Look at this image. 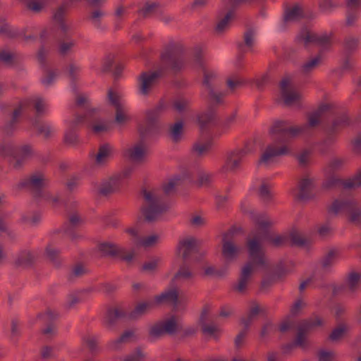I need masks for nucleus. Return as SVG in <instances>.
<instances>
[{
	"instance_id": "nucleus-1",
	"label": "nucleus",
	"mask_w": 361,
	"mask_h": 361,
	"mask_svg": "<svg viewBox=\"0 0 361 361\" xmlns=\"http://www.w3.org/2000/svg\"><path fill=\"white\" fill-rule=\"evenodd\" d=\"M251 218L255 228L248 233L246 240L249 260L242 267L238 282L233 286V290L239 293H245L247 291L254 268L266 265V255L262 242L267 241L276 248L283 247L289 243L288 235H271L270 230L274 222L267 213H252Z\"/></svg>"
},
{
	"instance_id": "nucleus-6",
	"label": "nucleus",
	"mask_w": 361,
	"mask_h": 361,
	"mask_svg": "<svg viewBox=\"0 0 361 361\" xmlns=\"http://www.w3.org/2000/svg\"><path fill=\"white\" fill-rule=\"evenodd\" d=\"M183 51L184 47L180 42H170L164 45L160 55L161 68L164 70L169 69L174 74L179 73L183 66Z\"/></svg>"
},
{
	"instance_id": "nucleus-29",
	"label": "nucleus",
	"mask_w": 361,
	"mask_h": 361,
	"mask_svg": "<svg viewBox=\"0 0 361 361\" xmlns=\"http://www.w3.org/2000/svg\"><path fill=\"white\" fill-rule=\"evenodd\" d=\"M154 307H155L154 302L146 301L140 302L128 313V320H137Z\"/></svg>"
},
{
	"instance_id": "nucleus-33",
	"label": "nucleus",
	"mask_w": 361,
	"mask_h": 361,
	"mask_svg": "<svg viewBox=\"0 0 361 361\" xmlns=\"http://www.w3.org/2000/svg\"><path fill=\"white\" fill-rule=\"evenodd\" d=\"M22 61L23 58L17 53L8 52L4 50L0 52V61L8 66H18L21 63Z\"/></svg>"
},
{
	"instance_id": "nucleus-12",
	"label": "nucleus",
	"mask_w": 361,
	"mask_h": 361,
	"mask_svg": "<svg viewBox=\"0 0 361 361\" xmlns=\"http://www.w3.org/2000/svg\"><path fill=\"white\" fill-rule=\"evenodd\" d=\"M164 71V68L161 67L153 72H142L137 78L139 92L145 96L149 95Z\"/></svg>"
},
{
	"instance_id": "nucleus-59",
	"label": "nucleus",
	"mask_w": 361,
	"mask_h": 361,
	"mask_svg": "<svg viewBox=\"0 0 361 361\" xmlns=\"http://www.w3.org/2000/svg\"><path fill=\"white\" fill-rule=\"evenodd\" d=\"M0 34L5 35L7 37L13 39L18 37V33L12 30L5 18L0 19Z\"/></svg>"
},
{
	"instance_id": "nucleus-53",
	"label": "nucleus",
	"mask_w": 361,
	"mask_h": 361,
	"mask_svg": "<svg viewBox=\"0 0 361 361\" xmlns=\"http://www.w3.org/2000/svg\"><path fill=\"white\" fill-rule=\"evenodd\" d=\"M348 286L351 291H355L361 283V273L351 271L348 275Z\"/></svg>"
},
{
	"instance_id": "nucleus-21",
	"label": "nucleus",
	"mask_w": 361,
	"mask_h": 361,
	"mask_svg": "<svg viewBox=\"0 0 361 361\" xmlns=\"http://www.w3.org/2000/svg\"><path fill=\"white\" fill-rule=\"evenodd\" d=\"M121 185L116 180L114 175L106 179H104L98 188V195L102 197L110 195L120 191Z\"/></svg>"
},
{
	"instance_id": "nucleus-44",
	"label": "nucleus",
	"mask_w": 361,
	"mask_h": 361,
	"mask_svg": "<svg viewBox=\"0 0 361 361\" xmlns=\"http://www.w3.org/2000/svg\"><path fill=\"white\" fill-rule=\"evenodd\" d=\"M32 123L39 135H43L45 139H49L51 137V128L44 124L39 118H35Z\"/></svg>"
},
{
	"instance_id": "nucleus-11",
	"label": "nucleus",
	"mask_w": 361,
	"mask_h": 361,
	"mask_svg": "<svg viewBox=\"0 0 361 361\" xmlns=\"http://www.w3.org/2000/svg\"><path fill=\"white\" fill-rule=\"evenodd\" d=\"M250 152L248 146L228 152L226 154L224 164L221 168L224 173H235L240 169L243 159Z\"/></svg>"
},
{
	"instance_id": "nucleus-17",
	"label": "nucleus",
	"mask_w": 361,
	"mask_h": 361,
	"mask_svg": "<svg viewBox=\"0 0 361 361\" xmlns=\"http://www.w3.org/2000/svg\"><path fill=\"white\" fill-rule=\"evenodd\" d=\"M298 192L295 199L298 202H304L314 198L312 193L314 188V179L312 178H303L298 182Z\"/></svg>"
},
{
	"instance_id": "nucleus-56",
	"label": "nucleus",
	"mask_w": 361,
	"mask_h": 361,
	"mask_svg": "<svg viewBox=\"0 0 361 361\" xmlns=\"http://www.w3.org/2000/svg\"><path fill=\"white\" fill-rule=\"evenodd\" d=\"M259 196L265 204H269L272 201L273 195L267 184L262 183L260 185L259 189Z\"/></svg>"
},
{
	"instance_id": "nucleus-57",
	"label": "nucleus",
	"mask_w": 361,
	"mask_h": 361,
	"mask_svg": "<svg viewBox=\"0 0 361 361\" xmlns=\"http://www.w3.org/2000/svg\"><path fill=\"white\" fill-rule=\"evenodd\" d=\"M63 142L68 146H76L79 144L78 135L75 130L69 128L64 135Z\"/></svg>"
},
{
	"instance_id": "nucleus-4",
	"label": "nucleus",
	"mask_w": 361,
	"mask_h": 361,
	"mask_svg": "<svg viewBox=\"0 0 361 361\" xmlns=\"http://www.w3.org/2000/svg\"><path fill=\"white\" fill-rule=\"evenodd\" d=\"M166 109L167 103L164 99H161L153 108L145 111V123L137 126L139 140L141 142H145L149 138L159 133V118Z\"/></svg>"
},
{
	"instance_id": "nucleus-39",
	"label": "nucleus",
	"mask_w": 361,
	"mask_h": 361,
	"mask_svg": "<svg viewBox=\"0 0 361 361\" xmlns=\"http://www.w3.org/2000/svg\"><path fill=\"white\" fill-rule=\"evenodd\" d=\"M212 145V140L207 141L204 143L196 142L193 145L192 152L198 158L207 155L211 151Z\"/></svg>"
},
{
	"instance_id": "nucleus-64",
	"label": "nucleus",
	"mask_w": 361,
	"mask_h": 361,
	"mask_svg": "<svg viewBox=\"0 0 361 361\" xmlns=\"http://www.w3.org/2000/svg\"><path fill=\"white\" fill-rule=\"evenodd\" d=\"M180 183V178H176L171 180L169 183L166 184H164L163 185V190L166 195L169 196L171 195H173L176 192V188L178 186Z\"/></svg>"
},
{
	"instance_id": "nucleus-40",
	"label": "nucleus",
	"mask_w": 361,
	"mask_h": 361,
	"mask_svg": "<svg viewBox=\"0 0 361 361\" xmlns=\"http://www.w3.org/2000/svg\"><path fill=\"white\" fill-rule=\"evenodd\" d=\"M340 251L338 249H331L321 259L322 267L324 269L330 268L337 257H338Z\"/></svg>"
},
{
	"instance_id": "nucleus-28",
	"label": "nucleus",
	"mask_w": 361,
	"mask_h": 361,
	"mask_svg": "<svg viewBox=\"0 0 361 361\" xmlns=\"http://www.w3.org/2000/svg\"><path fill=\"white\" fill-rule=\"evenodd\" d=\"M350 326L345 322L338 323L331 331L328 340L332 343H338L348 336Z\"/></svg>"
},
{
	"instance_id": "nucleus-25",
	"label": "nucleus",
	"mask_w": 361,
	"mask_h": 361,
	"mask_svg": "<svg viewBox=\"0 0 361 361\" xmlns=\"http://www.w3.org/2000/svg\"><path fill=\"white\" fill-rule=\"evenodd\" d=\"M252 306L249 309L247 314L240 319V324L243 326V329L249 331L253 321L259 313H264V310L262 309L257 301H252Z\"/></svg>"
},
{
	"instance_id": "nucleus-49",
	"label": "nucleus",
	"mask_w": 361,
	"mask_h": 361,
	"mask_svg": "<svg viewBox=\"0 0 361 361\" xmlns=\"http://www.w3.org/2000/svg\"><path fill=\"white\" fill-rule=\"evenodd\" d=\"M345 189H353L361 187V169L358 170L351 178L343 183Z\"/></svg>"
},
{
	"instance_id": "nucleus-62",
	"label": "nucleus",
	"mask_w": 361,
	"mask_h": 361,
	"mask_svg": "<svg viewBox=\"0 0 361 361\" xmlns=\"http://www.w3.org/2000/svg\"><path fill=\"white\" fill-rule=\"evenodd\" d=\"M345 180L336 178L334 176H330L326 179L322 183V188L324 190H331L337 187L339 184H342Z\"/></svg>"
},
{
	"instance_id": "nucleus-48",
	"label": "nucleus",
	"mask_w": 361,
	"mask_h": 361,
	"mask_svg": "<svg viewBox=\"0 0 361 361\" xmlns=\"http://www.w3.org/2000/svg\"><path fill=\"white\" fill-rule=\"evenodd\" d=\"M313 33L307 27H303L297 35L296 40L298 42H303L304 47H307L309 44L312 43Z\"/></svg>"
},
{
	"instance_id": "nucleus-55",
	"label": "nucleus",
	"mask_w": 361,
	"mask_h": 361,
	"mask_svg": "<svg viewBox=\"0 0 361 361\" xmlns=\"http://www.w3.org/2000/svg\"><path fill=\"white\" fill-rule=\"evenodd\" d=\"M201 331L204 335L209 336L215 340L219 339L220 330L216 325H209L207 324L200 326Z\"/></svg>"
},
{
	"instance_id": "nucleus-31",
	"label": "nucleus",
	"mask_w": 361,
	"mask_h": 361,
	"mask_svg": "<svg viewBox=\"0 0 361 361\" xmlns=\"http://www.w3.org/2000/svg\"><path fill=\"white\" fill-rule=\"evenodd\" d=\"M323 129L326 135V137L323 140V143L327 146L332 145L336 142V136L341 129L333 122L331 123H326L324 125Z\"/></svg>"
},
{
	"instance_id": "nucleus-61",
	"label": "nucleus",
	"mask_w": 361,
	"mask_h": 361,
	"mask_svg": "<svg viewBox=\"0 0 361 361\" xmlns=\"http://www.w3.org/2000/svg\"><path fill=\"white\" fill-rule=\"evenodd\" d=\"M104 16V12L100 8H96L90 12L88 19L90 20L97 27L101 25V19Z\"/></svg>"
},
{
	"instance_id": "nucleus-60",
	"label": "nucleus",
	"mask_w": 361,
	"mask_h": 361,
	"mask_svg": "<svg viewBox=\"0 0 361 361\" xmlns=\"http://www.w3.org/2000/svg\"><path fill=\"white\" fill-rule=\"evenodd\" d=\"M90 353L95 352L98 348V341L94 336L86 335L82 338Z\"/></svg>"
},
{
	"instance_id": "nucleus-24",
	"label": "nucleus",
	"mask_w": 361,
	"mask_h": 361,
	"mask_svg": "<svg viewBox=\"0 0 361 361\" xmlns=\"http://www.w3.org/2000/svg\"><path fill=\"white\" fill-rule=\"evenodd\" d=\"M240 253V247L234 242L222 243L221 255L226 263H231L238 259Z\"/></svg>"
},
{
	"instance_id": "nucleus-27",
	"label": "nucleus",
	"mask_w": 361,
	"mask_h": 361,
	"mask_svg": "<svg viewBox=\"0 0 361 361\" xmlns=\"http://www.w3.org/2000/svg\"><path fill=\"white\" fill-rule=\"evenodd\" d=\"M166 134L173 143L180 142L184 135V122L183 120H178L174 123L169 124Z\"/></svg>"
},
{
	"instance_id": "nucleus-23",
	"label": "nucleus",
	"mask_w": 361,
	"mask_h": 361,
	"mask_svg": "<svg viewBox=\"0 0 361 361\" xmlns=\"http://www.w3.org/2000/svg\"><path fill=\"white\" fill-rule=\"evenodd\" d=\"M304 18V11L298 4H295L293 6H289L287 4L285 6L282 20L285 26L290 23L300 21Z\"/></svg>"
},
{
	"instance_id": "nucleus-9",
	"label": "nucleus",
	"mask_w": 361,
	"mask_h": 361,
	"mask_svg": "<svg viewBox=\"0 0 361 361\" xmlns=\"http://www.w3.org/2000/svg\"><path fill=\"white\" fill-rule=\"evenodd\" d=\"M202 73L203 80L202 84L207 92L204 97L205 102L209 103L214 102L216 104H224L225 94L219 90L216 74L214 71H209L207 68H203Z\"/></svg>"
},
{
	"instance_id": "nucleus-35",
	"label": "nucleus",
	"mask_w": 361,
	"mask_h": 361,
	"mask_svg": "<svg viewBox=\"0 0 361 361\" xmlns=\"http://www.w3.org/2000/svg\"><path fill=\"white\" fill-rule=\"evenodd\" d=\"M112 152V147L109 143H105L100 145L98 149V152L95 157V162L98 165H103L106 164L111 157Z\"/></svg>"
},
{
	"instance_id": "nucleus-20",
	"label": "nucleus",
	"mask_w": 361,
	"mask_h": 361,
	"mask_svg": "<svg viewBox=\"0 0 361 361\" xmlns=\"http://www.w3.org/2000/svg\"><path fill=\"white\" fill-rule=\"evenodd\" d=\"M195 273L188 262L181 261L177 271L172 277L170 284L174 285L176 282L191 281L195 278Z\"/></svg>"
},
{
	"instance_id": "nucleus-45",
	"label": "nucleus",
	"mask_w": 361,
	"mask_h": 361,
	"mask_svg": "<svg viewBox=\"0 0 361 361\" xmlns=\"http://www.w3.org/2000/svg\"><path fill=\"white\" fill-rule=\"evenodd\" d=\"M322 62L320 55H317L315 58L305 63L301 67V72L304 75H308L317 67H318Z\"/></svg>"
},
{
	"instance_id": "nucleus-22",
	"label": "nucleus",
	"mask_w": 361,
	"mask_h": 361,
	"mask_svg": "<svg viewBox=\"0 0 361 361\" xmlns=\"http://www.w3.org/2000/svg\"><path fill=\"white\" fill-rule=\"evenodd\" d=\"M35 262L36 256L34 252L25 249L19 252L13 261V265L16 268L30 269L35 266Z\"/></svg>"
},
{
	"instance_id": "nucleus-18",
	"label": "nucleus",
	"mask_w": 361,
	"mask_h": 361,
	"mask_svg": "<svg viewBox=\"0 0 361 361\" xmlns=\"http://www.w3.org/2000/svg\"><path fill=\"white\" fill-rule=\"evenodd\" d=\"M172 288L165 290L159 295L154 296V305H159L164 303H169L173 307H178L179 304V289L171 285Z\"/></svg>"
},
{
	"instance_id": "nucleus-58",
	"label": "nucleus",
	"mask_w": 361,
	"mask_h": 361,
	"mask_svg": "<svg viewBox=\"0 0 361 361\" xmlns=\"http://www.w3.org/2000/svg\"><path fill=\"white\" fill-rule=\"evenodd\" d=\"M115 56L113 54L106 55L102 61L101 73L103 74L109 73L111 71L114 64Z\"/></svg>"
},
{
	"instance_id": "nucleus-15",
	"label": "nucleus",
	"mask_w": 361,
	"mask_h": 361,
	"mask_svg": "<svg viewBox=\"0 0 361 361\" xmlns=\"http://www.w3.org/2000/svg\"><path fill=\"white\" fill-rule=\"evenodd\" d=\"M59 317V313L50 307H47L44 312L37 314V319L42 321L47 327L41 331L43 335L53 336L56 332L55 322Z\"/></svg>"
},
{
	"instance_id": "nucleus-10",
	"label": "nucleus",
	"mask_w": 361,
	"mask_h": 361,
	"mask_svg": "<svg viewBox=\"0 0 361 361\" xmlns=\"http://www.w3.org/2000/svg\"><path fill=\"white\" fill-rule=\"evenodd\" d=\"M97 248L104 257H118L127 263H130L135 257L133 250L127 253L126 248L111 241L99 242Z\"/></svg>"
},
{
	"instance_id": "nucleus-38",
	"label": "nucleus",
	"mask_w": 361,
	"mask_h": 361,
	"mask_svg": "<svg viewBox=\"0 0 361 361\" xmlns=\"http://www.w3.org/2000/svg\"><path fill=\"white\" fill-rule=\"evenodd\" d=\"M161 5L158 2L145 3L144 6L137 10L138 15L141 16L143 18H147L155 15Z\"/></svg>"
},
{
	"instance_id": "nucleus-50",
	"label": "nucleus",
	"mask_w": 361,
	"mask_h": 361,
	"mask_svg": "<svg viewBox=\"0 0 361 361\" xmlns=\"http://www.w3.org/2000/svg\"><path fill=\"white\" fill-rule=\"evenodd\" d=\"M288 236L290 246L303 247L306 244V239L296 230L291 231Z\"/></svg>"
},
{
	"instance_id": "nucleus-26",
	"label": "nucleus",
	"mask_w": 361,
	"mask_h": 361,
	"mask_svg": "<svg viewBox=\"0 0 361 361\" xmlns=\"http://www.w3.org/2000/svg\"><path fill=\"white\" fill-rule=\"evenodd\" d=\"M33 154L32 146L30 145H25L20 147L16 148V154L14 159H16L13 164V168L20 169L24 162Z\"/></svg>"
},
{
	"instance_id": "nucleus-46",
	"label": "nucleus",
	"mask_w": 361,
	"mask_h": 361,
	"mask_svg": "<svg viewBox=\"0 0 361 361\" xmlns=\"http://www.w3.org/2000/svg\"><path fill=\"white\" fill-rule=\"evenodd\" d=\"M234 16V12L230 10L226 16L216 25L215 31L219 34H222L228 27L229 23Z\"/></svg>"
},
{
	"instance_id": "nucleus-42",
	"label": "nucleus",
	"mask_w": 361,
	"mask_h": 361,
	"mask_svg": "<svg viewBox=\"0 0 361 361\" xmlns=\"http://www.w3.org/2000/svg\"><path fill=\"white\" fill-rule=\"evenodd\" d=\"M255 30L253 27H247L243 34V42H239L238 46L240 49H243L245 46L249 49H252L255 42Z\"/></svg>"
},
{
	"instance_id": "nucleus-43",
	"label": "nucleus",
	"mask_w": 361,
	"mask_h": 361,
	"mask_svg": "<svg viewBox=\"0 0 361 361\" xmlns=\"http://www.w3.org/2000/svg\"><path fill=\"white\" fill-rule=\"evenodd\" d=\"M160 262L161 259L159 257H153L143 263L140 267V271L144 273L154 274L158 269Z\"/></svg>"
},
{
	"instance_id": "nucleus-54",
	"label": "nucleus",
	"mask_w": 361,
	"mask_h": 361,
	"mask_svg": "<svg viewBox=\"0 0 361 361\" xmlns=\"http://www.w3.org/2000/svg\"><path fill=\"white\" fill-rule=\"evenodd\" d=\"M287 274L288 271L282 262L276 265L271 274L278 282L283 281Z\"/></svg>"
},
{
	"instance_id": "nucleus-51",
	"label": "nucleus",
	"mask_w": 361,
	"mask_h": 361,
	"mask_svg": "<svg viewBox=\"0 0 361 361\" xmlns=\"http://www.w3.org/2000/svg\"><path fill=\"white\" fill-rule=\"evenodd\" d=\"M118 319H120L118 315V311L115 307H110L107 310L105 315L104 324L107 327H112Z\"/></svg>"
},
{
	"instance_id": "nucleus-30",
	"label": "nucleus",
	"mask_w": 361,
	"mask_h": 361,
	"mask_svg": "<svg viewBox=\"0 0 361 361\" xmlns=\"http://www.w3.org/2000/svg\"><path fill=\"white\" fill-rule=\"evenodd\" d=\"M136 340V336L134 330H127L116 340L111 341L109 343V347L112 350H118L121 349L122 344L129 343Z\"/></svg>"
},
{
	"instance_id": "nucleus-34",
	"label": "nucleus",
	"mask_w": 361,
	"mask_h": 361,
	"mask_svg": "<svg viewBox=\"0 0 361 361\" xmlns=\"http://www.w3.org/2000/svg\"><path fill=\"white\" fill-rule=\"evenodd\" d=\"M360 39L352 35L346 36L343 42V54L352 56L357 49Z\"/></svg>"
},
{
	"instance_id": "nucleus-41",
	"label": "nucleus",
	"mask_w": 361,
	"mask_h": 361,
	"mask_svg": "<svg viewBox=\"0 0 361 361\" xmlns=\"http://www.w3.org/2000/svg\"><path fill=\"white\" fill-rule=\"evenodd\" d=\"M145 142H141V140H139L138 143L133 148L129 149V157L133 161H140L145 157Z\"/></svg>"
},
{
	"instance_id": "nucleus-7",
	"label": "nucleus",
	"mask_w": 361,
	"mask_h": 361,
	"mask_svg": "<svg viewBox=\"0 0 361 361\" xmlns=\"http://www.w3.org/2000/svg\"><path fill=\"white\" fill-rule=\"evenodd\" d=\"M142 194L147 203V205H143L140 208L146 222L151 224L158 221L161 215L169 210V206L166 203L160 202L159 197L152 192L142 189Z\"/></svg>"
},
{
	"instance_id": "nucleus-2",
	"label": "nucleus",
	"mask_w": 361,
	"mask_h": 361,
	"mask_svg": "<svg viewBox=\"0 0 361 361\" xmlns=\"http://www.w3.org/2000/svg\"><path fill=\"white\" fill-rule=\"evenodd\" d=\"M307 126H294L288 121H275L269 128V133L273 142L269 145L258 160V164L269 165L276 157L287 155L290 149L286 145L290 140L306 132Z\"/></svg>"
},
{
	"instance_id": "nucleus-19",
	"label": "nucleus",
	"mask_w": 361,
	"mask_h": 361,
	"mask_svg": "<svg viewBox=\"0 0 361 361\" xmlns=\"http://www.w3.org/2000/svg\"><path fill=\"white\" fill-rule=\"evenodd\" d=\"M290 80L289 78H283L280 82V90L281 97L283 99L284 104L287 106L293 105L294 103L300 102L301 100V94L296 92H290L288 87Z\"/></svg>"
},
{
	"instance_id": "nucleus-37",
	"label": "nucleus",
	"mask_w": 361,
	"mask_h": 361,
	"mask_svg": "<svg viewBox=\"0 0 361 361\" xmlns=\"http://www.w3.org/2000/svg\"><path fill=\"white\" fill-rule=\"evenodd\" d=\"M89 273V269L82 262H77L72 266L70 273L68 276V281H74L76 279L80 278Z\"/></svg>"
},
{
	"instance_id": "nucleus-32",
	"label": "nucleus",
	"mask_w": 361,
	"mask_h": 361,
	"mask_svg": "<svg viewBox=\"0 0 361 361\" xmlns=\"http://www.w3.org/2000/svg\"><path fill=\"white\" fill-rule=\"evenodd\" d=\"M19 111H13L11 119L7 121L3 126L1 130L8 137H11L17 130L18 124L20 122Z\"/></svg>"
},
{
	"instance_id": "nucleus-36",
	"label": "nucleus",
	"mask_w": 361,
	"mask_h": 361,
	"mask_svg": "<svg viewBox=\"0 0 361 361\" xmlns=\"http://www.w3.org/2000/svg\"><path fill=\"white\" fill-rule=\"evenodd\" d=\"M60 250L54 248L51 245H47L45 249V255L51 264L56 269H59L62 265V259L60 257Z\"/></svg>"
},
{
	"instance_id": "nucleus-52",
	"label": "nucleus",
	"mask_w": 361,
	"mask_h": 361,
	"mask_svg": "<svg viewBox=\"0 0 361 361\" xmlns=\"http://www.w3.org/2000/svg\"><path fill=\"white\" fill-rule=\"evenodd\" d=\"M331 36H332L331 34L330 35H328L326 34L319 35L317 33L314 32L312 43L315 44L317 46L322 47H326L328 46H331Z\"/></svg>"
},
{
	"instance_id": "nucleus-13",
	"label": "nucleus",
	"mask_w": 361,
	"mask_h": 361,
	"mask_svg": "<svg viewBox=\"0 0 361 361\" xmlns=\"http://www.w3.org/2000/svg\"><path fill=\"white\" fill-rule=\"evenodd\" d=\"M323 324L324 322L322 318L317 314H313L307 319L301 320L298 326L295 344L302 348L305 344V336L314 328Z\"/></svg>"
},
{
	"instance_id": "nucleus-14",
	"label": "nucleus",
	"mask_w": 361,
	"mask_h": 361,
	"mask_svg": "<svg viewBox=\"0 0 361 361\" xmlns=\"http://www.w3.org/2000/svg\"><path fill=\"white\" fill-rule=\"evenodd\" d=\"M207 104V109L199 114L197 116V123L201 132H207L210 127L217 120V110L220 105L223 104H216L214 102H206Z\"/></svg>"
},
{
	"instance_id": "nucleus-16",
	"label": "nucleus",
	"mask_w": 361,
	"mask_h": 361,
	"mask_svg": "<svg viewBox=\"0 0 361 361\" xmlns=\"http://www.w3.org/2000/svg\"><path fill=\"white\" fill-rule=\"evenodd\" d=\"M199 240L195 237L183 238L178 242L177 246V255L180 257L181 261L188 262V258L193 253H197Z\"/></svg>"
},
{
	"instance_id": "nucleus-3",
	"label": "nucleus",
	"mask_w": 361,
	"mask_h": 361,
	"mask_svg": "<svg viewBox=\"0 0 361 361\" xmlns=\"http://www.w3.org/2000/svg\"><path fill=\"white\" fill-rule=\"evenodd\" d=\"M48 185L49 180L45 175L42 172L37 171L31 174L29 178L21 180L18 184V188L19 189L27 188L35 201L38 202L44 199L51 201L52 205L54 206L59 202L60 196L56 195L53 197L49 191L44 190V188H47Z\"/></svg>"
},
{
	"instance_id": "nucleus-47",
	"label": "nucleus",
	"mask_w": 361,
	"mask_h": 361,
	"mask_svg": "<svg viewBox=\"0 0 361 361\" xmlns=\"http://www.w3.org/2000/svg\"><path fill=\"white\" fill-rule=\"evenodd\" d=\"M346 162L347 158L343 157H336L329 161L328 167L329 168L331 173H335L341 170Z\"/></svg>"
},
{
	"instance_id": "nucleus-5",
	"label": "nucleus",
	"mask_w": 361,
	"mask_h": 361,
	"mask_svg": "<svg viewBox=\"0 0 361 361\" xmlns=\"http://www.w3.org/2000/svg\"><path fill=\"white\" fill-rule=\"evenodd\" d=\"M178 332H182L180 338L184 339L193 336L197 331L192 327L183 329V325L178 322V317L171 315L169 318L154 323L149 329V336L159 338L165 335L174 336Z\"/></svg>"
},
{
	"instance_id": "nucleus-8",
	"label": "nucleus",
	"mask_w": 361,
	"mask_h": 361,
	"mask_svg": "<svg viewBox=\"0 0 361 361\" xmlns=\"http://www.w3.org/2000/svg\"><path fill=\"white\" fill-rule=\"evenodd\" d=\"M340 211H345L347 214L348 221L355 225L361 226V207L354 200H335L327 207L329 214L338 215Z\"/></svg>"
},
{
	"instance_id": "nucleus-63",
	"label": "nucleus",
	"mask_w": 361,
	"mask_h": 361,
	"mask_svg": "<svg viewBox=\"0 0 361 361\" xmlns=\"http://www.w3.org/2000/svg\"><path fill=\"white\" fill-rule=\"evenodd\" d=\"M278 281L271 274L264 276L260 283L259 290L262 292H267L269 288Z\"/></svg>"
}]
</instances>
